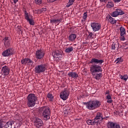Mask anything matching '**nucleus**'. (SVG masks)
Masks as SVG:
<instances>
[{
  "mask_svg": "<svg viewBox=\"0 0 128 128\" xmlns=\"http://www.w3.org/2000/svg\"><path fill=\"white\" fill-rule=\"evenodd\" d=\"M2 66H4V64H2Z\"/></svg>",
  "mask_w": 128,
  "mask_h": 128,
  "instance_id": "nucleus-52",
  "label": "nucleus"
},
{
  "mask_svg": "<svg viewBox=\"0 0 128 128\" xmlns=\"http://www.w3.org/2000/svg\"><path fill=\"white\" fill-rule=\"evenodd\" d=\"M57 54L58 52H56V51H54L52 54V56H53V58H57Z\"/></svg>",
  "mask_w": 128,
  "mask_h": 128,
  "instance_id": "nucleus-34",
  "label": "nucleus"
},
{
  "mask_svg": "<svg viewBox=\"0 0 128 128\" xmlns=\"http://www.w3.org/2000/svg\"><path fill=\"white\" fill-rule=\"evenodd\" d=\"M10 68H8L6 66H4L3 67H2L1 72L2 74H4V76H8V74H10Z\"/></svg>",
  "mask_w": 128,
  "mask_h": 128,
  "instance_id": "nucleus-12",
  "label": "nucleus"
},
{
  "mask_svg": "<svg viewBox=\"0 0 128 128\" xmlns=\"http://www.w3.org/2000/svg\"><path fill=\"white\" fill-rule=\"evenodd\" d=\"M34 126L36 128H40L44 126V122L40 118H36L34 120Z\"/></svg>",
  "mask_w": 128,
  "mask_h": 128,
  "instance_id": "nucleus-14",
  "label": "nucleus"
},
{
  "mask_svg": "<svg viewBox=\"0 0 128 128\" xmlns=\"http://www.w3.org/2000/svg\"><path fill=\"white\" fill-rule=\"evenodd\" d=\"M14 124V121H9L7 122L4 126L5 128H14V127L12 128V124Z\"/></svg>",
  "mask_w": 128,
  "mask_h": 128,
  "instance_id": "nucleus-19",
  "label": "nucleus"
},
{
  "mask_svg": "<svg viewBox=\"0 0 128 128\" xmlns=\"http://www.w3.org/2000/svg\"><path fill=\"white\" fill-rule=\"evenodd\" d=\"M62 22V18L56 20V24H57V26H58V24H60Z\"/></svg>",
  "mask_w": 128,
  "mask_h": 128,
  "instance_id": "nucleus-33",
  "label": "nucleus"
},
{
  "mask_svg": "<svg viewBox=\"0 0 128 128\" xmlns=\"http://www.w3.org/2000/svg\"><path fill=\"white\" fill-rule=\"evenodd\" d=\"M122 14H124V12L120 8H116L114 11L111 14L113 18H116L118 16H122Z\"/></svg>",
  "mask_w": 128,
  "mask_h": 128,
  "instance_id": "nucleus-9",
  "label": "nucleus"
},
{
  "mask_svg": "<svg viewBox=\"0 0 128 128\" xmlns=\"http://www.w3.org/2000/svg\"><path fill=\"white\" fill-rule=\"evenodd\" d=\"M114 128H120V126L118 124H115Z\"/></svg>",
  "mask_w": 128,
  "mask_h": 128,
  "instance_id": "nucleus-40",
  "label": "nucleus"
},
{
  "mask_svg": "<svg viewBox=\"0 0 128 128\" xmlns=\"http://www.w3.org/2000/svg\"><path fill=\"white\" fill-rule=\"evenodd\" d=\"M115 62H117L116 64H118V62H122V58H116Z\"/></svg>",
  "mask_w": 128,
  "mask_h": 128,
  "instance_id": "nucleus-32",
  "label": "nucleus"
},
{
  "mask_svg": "<svg viewBox=\"0 0 128 128\" xmlns=\"http://www.w3.org/2000/svg\"><path fill=\"white\" fill-rule=\"evenodd\" d=\"M71 6H72V4H71L69 2L66 4V8H70Z\"/></svg>",
  "mask_w": 128,
  "mask_h": 128,
  "instance_id": "nucleus-39",
  "label": "nucleus"
},
{
  "mask_svg": "<svg viewBox=\"0 0 128 128\" xmlns=\"http://www.w3.org/2000/svg\"><path fill=\"white\" fill-rule=\"evenodd\" d=\"M116 124L113 122H108V128H114Z\"/></svg>",
  "mask_w": 128,
  "mask_h": 128,
  "instance_id": "nucleus-24",
  "label": "nucleus"
},
{
  "mask_svg": "<svg viewBox=\"0 0 128 128\" xmlns=\"http://www.w3.org/2000/svg\"><path fill=\"white\" fill-rule=\"evenodd\" d=\"M34 2L36 4L40 6V4H42V0H34Z\"/></svg>",
  "mask_w": 128,
  "mask_h": 128,
  "instance_id": "nucleus-30",
  "label": "nucleus"
},
{
  "mask_svg": "<svg viewBox=\"0 0 128 128\" xmlns=\"http://www.w3.org/2000/svg\"><path fill=\"white\" fill-rule=\"evenodd\" d=\"M91 28L93 32H96L100 30V28H102V24L96 22H92L91 23Z\"/></svg>",
  "mask_w": 128,
  "mask_h": 128,
  "instance_id": "nucleus-7",
  "label": "nucleus"
},
{
  "mask_svg": "<svg viewBox=\"0 0 128 128\" xmlns=\"http://www.w3.org/2000/svg\"><path fill=\"white\" fill-rule=\"evenodd\" d=\"M68 96H70V92L66 90L62 91L60 94V98L63 100H66L68 98Z\"/></svg>",
  "mask_w": 128,
  "mask_h": 128,
  "instance_id": "nucleus-11",
  "label": "nucleus"
},
{
  "mask_svg": "<svg viewBox=\"0 0 128 128\" xmlns=\"http://www.w3.org/2000/svg\"><path fill=\"white\" fill-rule=\"evenodd\" d=\"M47 96H48V98H50V102H52V98H54V96H52V94H48L47 95Z\"/></svg>",
  "mask_w": 128,
  "mask_h": 128,
  "instance_id": "nucleus-31",
  "label": "nucleus"
},
{
  "mask_svg": "<svg viewBox=\"0 0 128 128\" xmlns=\"http://www.w3.org/2000/svg\"><path fill=\"white\" fill-rule=\"evenodd\" d=\"M44 52L42 50H38L36 52L35 56L37 60H42L44 56Z\"/></svg>",
  "mask_w": 128,
  "mask_h": 128,
  "instance_id": "nucleus-10",
  "label": "nucleus"
},
{
  "mask_svg": "<svg viewBox=\"0 0 128 128\" xmlns=\"http://www.w3.org/2000/svg\"><path fill=\"white\" fill-rule=\"evenodd\" d=\"M56 52H57V58H62V52L59 50H56Z\"/></svg>",
  "mask_w": 128,
  "mask_h": 128,
  "instance_id": "nucleus-27",
  "label": "nucleus"
},
{
  "mask_svg": "<svg viewBox=\"0 0 128 128\" xmlns=\"http://www.w3.org/2000/svg\"><path fill=\"white\" fill-rule=\"evenodd\" d=\"M120 36H123L124 35L126 34V28H124V26H121L120 28Z\"/></svg>",
  "mask_w": 128,
  "mask_h": 128,
  "instance_id": "nucleus-23",
  "label": "nucleus"
},
{
  "mask_svg": "<svg viewBox=\"0 0 128 128\" xmlns=\"http://www.w3.org/2000/svg\"><path fill=\"white\" fill-rule=\"evenodd\" d=\"M104 62V60L100 58H92L90 63L92 65L90 67V72L93 76L94 78L96 80H100V78L102 76V73L96 74V72H102V64Z\"/></svg>",
  "mask_w": 128,
  "mask_h": 128,
  "instance_id": "nucleus-1",
  "label": "nucleus"
},
{
  "mask_svg": "<svg viewBox=\"0 0 128 128\" xmlns=\"http://www.w3.org/2000/svg\"><path fill=\"white\" fill-rule=\"evenodd\" d=\"M111 50H116V44L113 43L112 44Z\"/></svg>",
  "mask_w": 128,
  "mask_h": 128,
  "instance_id": "nucleus-36",
  "label": "nucleus"
},
{
  "mask_svg": "<svg viewBox=\"0 0 128 128\" xmlns=\"http://www.w3.org/2000/svg\"><path fill=\"white\" fill-rule=\"evenodd\" d=\"M0 128H2V122H0Z\"/></svg>",
  "mask_w": 128,
  "mask_h": 128,
  "instance_id": "nucleus-49",
  "label": "nucleus"
},
{
  "mask_svg": "<svg viewBox=\"0 0 128 128\" xmlns=\"http://www.w3.org/2000/svg\"><path fill=\"white\" fill-rule=\"evenodd\" d=\"M84 104L86 106L88 110H94L100 106V102L98 100H90L86 102H84Z\"/></svg>",
  "mask_w": 128,
  "mask_h": 128,
  "instance_id": "nucleus-2",
  "label": "nucleus"
},
{
  "mask_svg": "<svg viewBox=\"0 0 128 128\" xmlns=\"http://www.w3.org/2000/svg\"><path fill=\"white\" fill-rule=\"evenodd\" d=\"M56 0H47L48 2H56Z\"/></svg>",
  "mask_w": 128,
  "mask_h": 128,
  "instance_id": "nucleus-45",
  "label": "nucleus"
},
{
  "mask_svg": "<svg viewBox=\"0 0 128 128\" xmlns=\"http://www.w3.org/2000/svg\"><path fill=\"white\" fill-rule=\"evenodd\" d=\"M74 51V47L70 46L67 48H66L64 50L65 52H66L67 54H70V52H72Z\"/></svg>",
  "mask_w": 128,
  "mask_h": 128,
  "instance_id": "nucleus-21",
  "label": "nucleus"
},
{
  "mask_svg": "<svg viewBox=\"0 0 128 128\" xmlns=\"http://www.w3.org/2000/svg\"><path fill=\"white\" fill-rule=\"evenodd\" d=\"M88 38H90V40H92V38H94V34L92 32H88Z\"/></svg>",
  "mask_w": 128,
  "mask_h": 128,
  "instance_id": "nucleus-29",
  "label": "nucleus"
},
{
  "mask_svg": "<svg viewBox=\"0 0 128 128\" xmlns=\"http://www.w3.org/2000/svg\"><path fill=\"white\" fill-rule=\"evenodd\" d=\"M94 120L96 122V124H98L100 120V122H102V120H104V118H103L102 117V114L98 112Z\"/></svg>",
  "mask_w": 128,
  "mask_h": 128,
  "instance_id": "nucleus-13",
  "label": "nucleus"
},
{
  "mask_svg": "<svg viewBox=\"0 0 128 128\" xmlns=\"http://www.w3.org/2000/svg\"><path fill=\"white\" fill-rule=\"evenodd\" d=\"M21 64H26L27 66H32L34 64V62L30 60V59L26 58L22 60Z\"/></svg>",
  "mask_w": 128,
  "mask_h": 128,
  "instance_id": "nucleus-15",
  "label": "nucleus"
},
{
  "mask_svg": "<svg viewBox=\"0 0 128 128\" xmlns=\"http://www.w3.org/2000/svg\"><path fill=\"white\" fill-rule=\"evenodd\" d=\"M108 20L112 24H116V20H114L112 17L108 15L106 16Z\"/></svg>",
  "mask_w": 128,
  "mask_h": 128,
  "instance_id": "nucleus-18",
  "label": "nucleus"
},
{
  "mask_svg": "<svg viewBox=\"0 0 128 128\" xmlns=\"http://www.w3.org/2000/svg\"><path fill=\"white\" fill-rule=\"evenodd\" d=\"M120 78L121 80H127L128 78V76L127 74H125L124 76H120Z\"/></svg>",
  "mask_w": 128,
  "mask_h": 128,
  "instance_id": "nucleus-28",
  "label": "nucleus"
},
{
  "mask_svg": "<svg viewBox=\"0 0 128 128\" xmlns=\"http://www.w3.org/2000/svg\"><path fill=\"white\" fill-rule=\"evenodd\" d=\"M100 2H106L108 0H100Z\"/></svg>",
  "mask_w": 128,
  "mask_h": 128,
  "instance_id": "nucleus-46",
  "label": "nucleus"
},
{
  "mask_svg": "<svg viewBox=\"0 0 128 128\" xmlns=\"http://www.w3.org/2000/svg\"><path fill=\"white\" fill-rule=\"evenodd\" d=\"M39 12H40V14H42V12H46V8H42L39 10Z\"/></svg>",
  "mask_w": 128,
  "mask_h": 128,
  "instance_id": "nucleus-35",
  "label": "nucleus"
},
{
  "mask_svg": "<svg viewBox=\"0 0 128 128\" xmlns=\"http://www.w3.org/2000/svg\"><path fill=\"white\" fill-rule=\"evenodd\" d=\"M106 6L108 8H112L114 6V2L112 1H108Z\"/></svg>",
  "mask_w": 128,
  "mask_h": 128,
  "instance_id": "nucleus-25",
  "label": "nucleus"
},
{
  "mask_svg": "<svg viewBox=\"0 0 128 128\" xmlns=\"http://www.w3.org/2000/svg\"><path fill=\"white\" fill-rule=\"evenodd\" d=\"M51 24H56V19H53L50 20Z\"/></svg>",
  "mask_w": 128,
  "mask_h": 128,
  "instance_id": "nucleus-37",
  "label": "nucleus"
},
{
  "mask_svg": "<svg viewBox=\"0 0 128 128\" xmlns=\"http://www.w3.org/2000/svg\"><path fill=\"white\" fill-rule=\"evenodd\" d=\"M107 102L108 104H112V100H107Z\"/></svg>",
  "mask_w": 128,
  "mask_h": 128,
  "instance_id": "nucleus-43",
  "label": "nucleus"
},
{
  "mask_svg": "<svg viewBox=\"0 0 128 128\" xmlns=\"http://www.w3.org/2000/svg\"><path fill=\"white\" fill-rule=\"evenodd\" d=\"M30 4V8H32V4Z\"/></svg>",
  "mask_w": 128,
  "mask_h": 128,
  "instance_id": "nucleus-50",
  "label": "nucleus"
},
{
  "mask_svg": "<svg viewBox=\"0 0 128 128\" xmlns=\"http://www.w3.org/2000/svg\"><path fill=\"white\" fill-rule=\"evenodd\" d=\"M74 0H69V2L71 4H74Z\"/></svg>",
  "mask_w": 128,
  "mask_h": 128,
  "instance_id": "nucleus-44",
  "label": "nucleus"
},
{
  "mask_svg": "<svg viewBox=\"0 0 128 128\" xmlns=\"http://www.w3.org/2000/svg\"><path fill=\"white\" fill-rule=\"evenodd\" d=\"M40 111L42 112V116L44 120H50V110L48 106H44L40 108Z\"/></svg>",
  "mask_w": 128,
  "mask_h": 128,
  "instance_id": "nucleus-4",
  "label": "nucleus"
},
{
  "mask_svg": "<svg viewBox=\"0 0 128 128\" xmlns=\"http://www.w3.org/2000/svg\"><path fill=\"white\" fill-rule=\"evenodd\" d=\"M14 0V4H16V2H18V0Z\"/></svg>",
  "mask_w": 128,
  "mask_h": 128,
  "instance_id": "nucleus-47",
  "label": "nucleus"
},
{
  "mask_svg": "<svg viewBox=\"0 0 128 128\" xmlns=\"http://www.w3.org/2000/svg\"><path fill=\"white\" fill-rule=\"evenodd\" d=\"M68 38L70 42H74V40H76V34H70Z\"/></svg>",
  "mask_w": 128,
  "mask_h": 128,
  "instance_id": "nucleus-20",
  "label": "nucleus"
},
{
  "mask_svg": "<svg viewBox=\"0 0 128 128\" xmlns=\"http://www.w3.org/2000/svg\"><path fill=\"white\" fill-rule=\"evenodd\" d=\"M46 64L38 65L35 68V72H36V74L44 72L46 70Z\"/></svg>",
  "mask_w": 128,
  "mask_h": 128,
  "instance_id": "nucleus-6",
  "label": "nucleus"
},
{
  "mask_svg": "<svg viewBox=\"0 0 128 128\" xmlns=\"http://www.w3.org/2000/svg\"><path fill=\"white\" fill-rule=\"evenodd\" d=\"M86 124H90L91 126H94L96 124L95 120L94 119V120H86Z\"/></svg>",
  "mask_w": 128,
  "mask_h": 128,
  "instance_id": "nucleus-22",
  "label": "nucleus"
},
{
  "mask_svg": "<svg viewBox=\"0 0 128 128\" xmlns=\"http://www.w3.org/2000/svg\"><path fill=\"white\" fill-rule=\"evenodd\" d=\"M88 18V12H85L83 16H82V22H85L86 20V18Z\"/></svg>",
  "mask_w": 128,
  "mask_h": 128,
  "instance_id": "nucleus-26",
  "label": "nucleus"
},
{
  "mask_svg": "<svg viewBox=\"0 0 128 128\" xmlns=\"http://www.w3.org/2000/svg\"><path fill=\"white\" fill-rule=\"evenodd\" d=\"M27 100L28 106L29 108H32L36 106V102L38 100V97L34 94H30L28 95Z\"/></svg>",
  "mask_w": 128,
  "mask_h": 128,
  "instance_id": "nucleus-3",
  "label": "nucleus"
},
{
  "mask_svg": "<svg viewBox=\"0 0 128 128\" xmlns=\"http://www.w3.org/2000/svg\"><path fill=\"white\" fill-rule=\"evenodd\" d=\"M114 0V2L118 4V2H120L122 0Z\"/></svg>",
  "mask_w": 128,
  "mask_h": 128,
  "instance_id": "nucleus-41",
  "label": "nucleus"
},
{
  "mask_svg": "<svg viewBox=\"0 0 128 128\" xmlns=\"http://www.w3.org/2000/svg\"><path fill=\"white\" fill-rule=\"evenodd\" d=\"M14 54V50L12 48H8L4 51L2 53V56L4 57L10 56Z\"/></svg>",
  "mask_w": 128,
  "mask_h": 128,
  "instance_id": "nucleus-8",
  "label": "nucleus"
},
{
  "mask_svg": "<svg viewBox=\"0 0 128 128\" xmlns=\"http://www.w3.org/2000/svg\"><path fill=\"white\" fill-rule=\"evenodd\" d=\"M16 120H20V118H16Z\"/></svg>",
  "mask_w": 128,
  "mask_h": 128,
  "instance_id": "nucleus-51",
  "label": "nucleus"
},
{
  "mask_svg": "<svg viewBox=\"0 0 128 128\" xmlns=\"http://www.w3.org/2000/svg\"><path fill=\"white\" fill-rule=\"evenodd\" d=\"M106 100H111L112 99V96H110V94H108V95L106 96Z\"/></svg>",
  "mask_w": 128,
  "mask_h": 128,
  "instance_id": "nucleus-38",
  "label": "nucleus"
},
{
  "mask_svg": "<svg viewBox=\"0 0 128 128\" xmlns=\"http://www.w3.org/2000/svg\"><path fill=\"white\" fill-rule=\"evenodd\" d=\"M68 76L69 78H74V80H78V74L76 72H69L68 73Z\"/></svg>",
  "mask_w": 128,
  "mask_h": 128,
  "instance_id": "nucleus-17",
  "label": "nucleus"
},
{
  "mask_svg": "<svg viewBox=\"0 0 128 128\" xmlns=\"http://www.w3.org/2000/svg\"><path fill=\"white\" fill-rule=\"evenodd\" d=\"M24 17L25 20L28 22L30 26H34V19L32 18V16L29 14L26 10H24Z\"/></svg>",
  "mask_w": 128,
  "mask_h": 128,
  "instance_id": "nucleus-5",
  "label": "nucleus"
},
{
  "mask_svg": "<svg viewBox=\"0 0 128 128\" xmlns=\"http://www.w3.org/2000/svg\"><path fill=\"white\" fill-rule=\"evenodd\" d=\"M110 94V91L108 90L106 92L105 94Z\"/></svg>",
  "mask_w": 128,
  "mask_h": 128,
  "instance_id": "nucleus-48",
  "label": "nucleus"
},
{
  "mask_svg": "<svg viewBox=\"0 0 128 128\" xmlns=\"http://www.w3.org/2000/svg\"><path fill=\"white\" fill-rule=\"evenodd\" d=\"M120 40L124 41L126 40V38H124V36H122L120 37Z\"/></svg>",
  "mask_w": 128,
  "mask_h": 128,
  "instance_id": "nucleus-42",
  "label": "nucleus"
},
{
  "mask_svg": "<svg viewBox=\"0 0 128 128\" xmlns=\"http://www.w3.org/2000/svg\"><path fill=\"white\" fill-rule=\"evenodd\" d=\"M2 40L4 42V46L6 48L10 46V38L9 37H5Z\"/></svg>",
  "mask_w": 128,
  "mask_h": 128,
  "instance_id": "nucleus-16",
  "label": "nucleus"
}]
</instances>
